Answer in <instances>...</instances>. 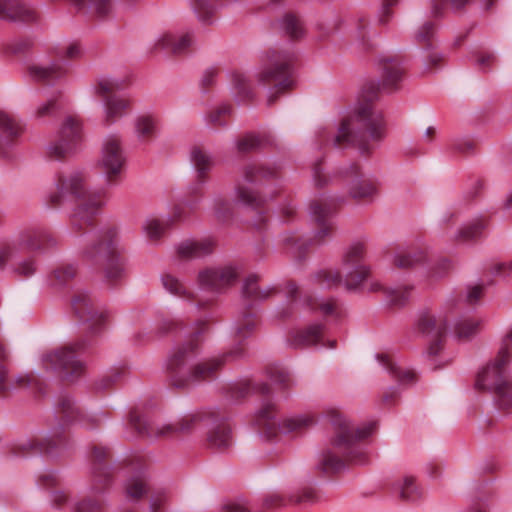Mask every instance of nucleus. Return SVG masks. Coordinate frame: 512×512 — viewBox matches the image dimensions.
I'll return each mask as SVG.
<instances>
[{"label":"nucleus","instance_id":"58836bf2","mask_svg":"<svg viewBox=\"0 0 512 512\" xmlns=\"http://www.w3.org/2000/svg\"><path fill=\"white\" fill-rule=\"evenodd\" d=\"M76 276V268L74 265H66L64 267H60L54 269L52 273L48 276L47 282L50 286L55 288H66L70 287V282Z\"/></svg>","mask_w":512,"mask_h":512},{"label":"nucleus","instance_id":"37998d69","mask_svg":"<svg viewBox=\"0 0 512 512\" xmlns=\"http://www.w3.org/2000/svg\"><path fill=\"white\" fill-rule=\"evenodd\" d=\"M124 375L122 367H115L100 375L94 382V389L97 392H104L116 384Z\"/></svg>","mask_w":512,"mask_h":512},{"label":"nucleus","instance_id":"72a5a7b5","mask_svg":"<svg viewBox=\"0 0 512 512\" xmlns=\"http://www.w3.org/2000/svg\"><path fill=\"white\" fill-rule=\"evenodd\" d=\"M192 44L193 39L190 33H186L178 39L171 34H163L157 38L155 46L165 53L180 56L186 54Z\"/></svg>","mask_w":512,"mask_h":512},{"label":"nucleus","instance_id":"680f3d73","mask_svg":"<svg viewBox=\"0 0 512 512\" xmlns=\"http://www.w3.org/2000/svg\"><path fill=\"white\" fill-rule=\"evenodd\" d=\"M495 59V56L491 53H486L482 55L473 56V65L476 68L481 69L483 72H487L489 70V63Z\"/></svg>","mask_w":512,"mask_h":512},{"label":"nucleus","instance_id":"e433bc0d","mask_svg":"<svg viewBox=\"0 0 512 512\" xmlns=\"http://www.w3.org/2000/svg\"><path fill=\"white\" fill-rule=\"evenodd\" d=\"M266 375L271 384L277 386L278 390L286 391L293 384L289 369L283 365L276 364L267 368Z\"/></svg>","mask_w":512,"mask_h":512},{"label":"nucleus","instance_id":"e2e57ef3","mask_svg":"<svg viewBox=\"0 0 512 512\" xmlns=\"http://www.w3.org/2000/svg\"><path fill=\"white\" fill-rule=\"evenodd\" d=\"M492 276L509 277L512 274V260L508 263H498L491 269Z\"/></svg>","mask_w":512,"mask_h":512},{"label":"nucleus","instance_id":"c9c22d12","mask_svg":"<svg viewBox=\"0 0 512 512\" xmlns=\"http://www.w3.org/2000/svg\"><path fill=\"white\" fill-rule=\"evenodd\" d=\"M411 297V287L387 288L384 290L382 305L389 308L404 307Z\"/></svg>","mask_w":512,"mask_h":512},{"label":"nucleus","instance_id":"4468645a","mask_svg":"<svg viewBox=\"0 0 512 512\" xmlns=\"http://www.w3.org/2000/svg\"><path fill=\"white\" fill-rule=\"evenodd\" d=\"M364 245L354 242L343 256L342 271L320 269L314 274L315 284L322 290L343 285L347 291H356L369 276V267L363 264Z\"/></svg>","mask_w":512,"mask_h":512},{"label":"nucleus","instance_id":"ddd939ff","mask_svg":"<svg viewBox=\"0 0 512 512\" xmlns=\"http://www.w3.org/2000/svg\"><path fill=\"white\" fill-rule=\"evenodd\" d=\"M511 342L512 330L504 336L496 359L480 369L475 381L476 389L494 394L493 400L498 413L512 410V383L506 374Z\"/></svg>","mask_w":512,"mask_h":512},{"label":"nucleus","instance_id":"2f4dec72","mask_svg":"<svg viewBox=\"0 0 512 512\" xmlns=\"http://www.w3.org/2000/svg\"><path fill=\"white\" fill-rule=\"evenodd\" d=\"M230 91L235 102L240 106L243 104H254L255 92L251 81L241 72H231Z\"/></svg>","mask_w":512,"mask_h":512},{"label":"nucleus","instance_id":"6e6552de","mask_svg":"<svg viewBox=\"0 0 512 512\" xmlns=\"http://www.w3.org/2000/svg\"><path fill=\"white\" fill-rule=\"evenodd\" d=\"M123 423L128 438L146 440L151 443L160 436L172 432H186L201 428L207 429V441L213 447L228 448L233 443L229 417L222 414L217 408L199 410L186 418L164 424L161 427L136 410H131Z\"/></svg>","mask_w":512,"mask_h":512},{"label":"nucleus","instance_id":"69168bd1","mask_svg":"<svg viewBox=\"0 0 512 512\" xmlns=\"http://www.w3.org/2000/svg\"><path fill=\"white\" fill-rule=\"evenodd\" d=\"M32 46V41L29 39H22L17 41L13 45V52L15 54L25 53L27 52Z\"/></svg>","mask_w":512,"mask_h":512},{"label":"nucleus","instance_id":"6e6d98bb","mask_svg":"<svg viewBox=\"0 0 512 512\" xmlns=\"http://www.w3.org/2000/svg\"><path fill=\"white\" fill-rule=\"evenodd\" d=\"M58 474H59V471L51 470V471H48V472L44 473L43 475L39 476V478L36 481V484L39 487V489H42V490L50 489V487L54 485Z\"/></svg>","mask_w":512,"mask_h":512},{"label":"nucleus","instance_id":"7ed1b4c3","mask_svg":"<svg viewBox=\"0 0 512 512\" xmlns=\"http://www.w3.org/2000/svg\"><path fill=\"white\" fill-rule=\"evenodd\" d=\"M377 62L381 67L380 78L363 85L357 103L351 107L348 118L340 122L336 133L322 127L315 131L314 149L322 150L332 144L336 150L355 148L359 155L369 156L384 141L386 121L381 111L374 110L373 103L382 89L400 88L406 69L399 56L380 54Z\"/></svg>","mask_w":512,"mask_h":512},{"label":"nucleus","instance_id":"49530a36","mask_svg":"<svg viewBox=\"0 0 512 512\" xmlns=\"http://www.w3.org/2000/svg\"><path fill=\"white\" fill-rule=\"evenodd\" d=\"M231 113V108L228 105H222L215 111L203 115V120L208 128L217 130L218 128L227 127L225 117Z\"/></svg>","mask_w":512,"mask_h":512},{"label":"nucleus","instance_id":"79ce46f5","mask_svg":"<svg viewBox=\"0 0 512 512\" xmlns=\"http://www.w3.org/2000/svg\"><path fill=\"white\" fill-rule=\"evenodd\" d=\"M157 121L151 115H140L135 120V133L139 140L143 141L155 135Z\"/></svg>","mask_w":512,"mask_h":512},{"label":"nucleus","instance_id":"7c9ffc66","mask_svg":"<svg viewBox=\"0 0 512 512\" xmlns=\"http://www.w3.org/2000/svg\"><path fill=\"white\" fill-rule=\"evenodd\" d=\"M496 211L480 212L475 218L465 222L456 231L455 236L463 242H471L483 237L485 230L490 226L492 216Z\"/></svg>","mask_w":512,"mask_h":512},{"label":"nucleus","instance_id":"412c9836","mask_svg":"<svg viewBox=\"0 0 512 512\" xmlns=\"http://www.w3.org/2000/svg\"><path fill=\"white\" fill-rule=\"evenodd\" d=\"M190 162L192 168L197 173V179L189 186L188 189L189 194L195 197L186 199L185 205L191 210H194L201 202L202 190L206 183L205 177L206 174L210 171L213 162L212 157L197 146H194L190 151Z\"/></svg>","mask_w":512,"mask_h":512},{"label":"nucleus","instance_id":"1a4fd4ad","mask_svg":"<svg viewBox=\"0 0 512 512\" xmlns=\"http://www.w3.org/2000/svg\"><path fill=\"white\" fill-rule=\"evenodd\" d=\"M250 395L260 397V404L255 411L254 424L255 432L263 442H276L280 434L287 435L313 423V419L304 414L278 420L275 397L270 386L265 382L258 383L245 379L231 382L225 387V396L233 404Z\"/></svg>","mask_w":512,"mask_h":512},{"label":"nucleus","instance_id":"39448f33","mask_svg":"<svg viewBox=\"0 0 512 512\" xmlns=\"http://www.w3.org/2000/svg\"><path fill=\"white\" fill-rule=\"evenodd\" d=\"M90 474L94 482L90 491L94 494L104 495L113 482H123L126 506L114 512H166L161 498L148 495L146 469L143 466L109 459L105 447L94 446Z\"/></svg>","mask_w":512,"mask_h":512},{"label":"nucleus","instance_id":"4be33fe9","mask_svg":"<svg viewBox=\"0 0 512 512\" xmlns=\"http://www.w3.org/2000/svg\"><path fill=\"white\" fill-rule=\"evenodd\" d=\"M82 140L81 128L72 116L65 117L61 128L59 139L49 143L46 148L49 154L60 160L66 154L74 152Z\"/></svg>","mask_w":512,"mask_h":512},{"label":"nucleus","instance_id":"9d476101","mask_svg":"<svg viewBox=\"0 0 512 512\" xmlns=\"http://www.w3.org/2000/svg\"><path fill=\"white\" fill-rule=\"evenodd\" d=\"M329 422L335 428V435L331 440L334 451H323L315 469L325 474L345 470V462L366 465L369 461L368 446L363 441L374 433L376 423L368 422L355 427L336 412L329 416Z\"/></svg>","mask_w":512,"mask_h":512},{"label":"nucleus","instance_id":"8fccbe9b","mask_svg":"<svg viewBox=\"0 0 512 512\" xmlns=\"http://www.w3.org/2000/svg\"><path fill=\"white\" fill-rule=\"evenodd\" d=\"M447 149L452 153L468 154L473 152L474 143L468 137H454L449 140Z\"/></svg>","mask_w":512,"mask_h":512},{"label":"nucleus","instance_id":"052dcab7","mask_svg":"<svg viewBox=\"0 0 512 512\" xmlns=\"http://www.w3.org/2000/svg\"><path fill=\"white\" fill-rule=\"evenodd\" d=\"M399 0H384L380 10H379V22L385 24L388 22L389 18L392 16L391 9L393 6L397 5Z\"/></svg>","mask_w":512,"mask_h":512},{"label":"nucleus","instance_id":"bf43d9fd","mask_svg":"<svg viewBox=\"0 0 512 512\" xmlns=\"http://www.w3.org/2000/svg\"><path fill=\"white\" fill-rule=\"evenodd\" d=\"M216 72L213 68L205 70L201 78L200 92L202 95L208 94V87L212 86L215 82Z\"/></svg>","mask_w":512,"mask_h":512},{"label":"nucleus","instance_id":"9b49d317","mask_svg":"<svg viewBox=\"0 0 512 512\" xmlns=\"http://www.w3.org/2000/svg\"><path fill=\"white\" fill-rule=\"evenodd\" d=\"M299 53L292 40L265 52V67L258 73V82L267 90V105H273L280 95L296 85L295 75Z\"/></svg>","mask_w":512,"mask_h":512},{"label":"nucleus","instance_id":"5701e85b","mask_svg":"<svg viewBox=\"0 0 512 512\" xmlns=\"http://www.w3.org/2000/svg\"><path fill=\"white\" fill-rule=\"evenodd\" d=\"M289 342L296 349L313 348L322 350L335 349L337 346L336 340L327 338L326 325L322 323L308 325L305 329L295 333Z\"/></svg>","mask_w":512,"mask_h":512},{"label":"nucleus","instance_id":"864d4df0","mask_svg":"<svg viewBox=\"0 0 512 512\" xmlns=\"http://www.w3.org/2000/svg\"><path fill=\"white\" fill-rule=\"evenodd\" d=\"M73 512H102V504L97 499L85 497L74 505Z\"/></svg>","mask_w":512,"mask_h":512},{"label":"nucleus","instance_id":"09e8293b","mask_svg":"<svg viewBox=\"0 0 512 512\" xmlns=\"http://www.w3.org/2000/svg\"><path fill=\"white\" fill-rule=\"evenodd\" d=\"M163 288L171 295L177 297H185L187 294L186 287L182 282L171 274L164 273L160 275Z\"/></svg>","mask_w":512,"mask_h":512},{"label":"nucleus","instance_id":"a211bd4d","mask_svg":"<svg viewBox=\"0 0 512 512\" xmlns=\"http://www.w3.org/2000/svg\"><path fill=\"white\" fill-rule=\"evenodd\" d=\"M338 175L345 181L349 195L353 199L373 198L378 194V179L371 173H364L357 163L340 167Z\"/></svg>","mask_w":512,"mask_h":512},{"label":"nucleus","instance_id":"f704fd0d","mask_svg":"<svg viewBox=\"0 0 512 512\" xmlns=\"http://www.w3.org/2000/svg\"><path fill=\"white\" fill-rule=\"evenodd\" d=\"M212 215L222 226H233L236 223L233 203L222 194L213 198Z\"/></svg>","mask_w":512,"mask_h":512},{"label":"nucleus","instance_id":"f8f14e48","mask_svg":"<svg viewBox=\"0 0 512 512\" xmlns=\"http://www.w3.org/2000/svg\"><path fill=\"white\" fill-rule=\"evenodd\" d=\"M279 183L278 169L247 165L242 180L233 189L232 201L247 210L258 211L264 203L275 198Z\"/></svg>","mask_w":512,"mask_h":512},{"label":"nucleus","instance_id":"393cba45","mask_svg":"<svg viewBox=\"0 0 512 512\" xmlns=\"http://www.w3.org/2000/svg\"><path fill=\"white\" fill-rule=\"evenodd\" d=\"M437 28L431 21L425 22L415 34V41L420 46L425 69L438 67L443 59V53L436 46Z\"/></svg>","mask_w":512,"mask_h":512},{"label":"nucleus","instance_id":"13d9d810","mask_svg":"<svg viewBox=\"0 0 512 512\" xmlns=\"http://www.w3.org/2000/svg\"><path fill=\"white\" fill-rule=\"evenodd\" d=\"M50 505L53 508L61 509L68 501V496L63 490H53L49 493Z\"/></svg>","mask_w":512,"mask_h":512},{"label":"nucleus","instance_id":"0e129e2a","mask_svg":"<svg viewBox=\"0 0 512 512\" xmlns=\"http://www.w3.org/2000/svg\"><path fill=\"white\" fill-rule=\"evenodd\" d=\"M285 504V500L277 494L268 495L263 499V506L265 508H270L272 506H281Z\"/></svg>","mask_w":512,"mask_h":512},{"label":"nucleus","instance_id":"dca6fc26","mask_svg":"<svg viewBox=\"0 0 512 512\" xmlns=\"http://www.w3.org/2000/svg\"><path fill=\"white\" fill-rule=\"evenodd\" d=\"M57 247L56 239L39 225H27L17 229L10 237L1 242L0 270L23 251L46 255Z\"/></svg>","mask_w":512,"mask_h":512},{"label":"nucleus","instance_id":"a878e982","mask_svg":"<svg viewBox=\"0 0 512 512\" xmlns=\"http://www.w3.org/2000/svg\"><path fill=\"white\" fill-rule=\"evenodd\" d=\"M125 163L123 149L115 136L105 139L102 147L101 165L104 169L102 174L106 186L111 185L110 177L119 175Z\"/></svg>","mask_w":512,"mask_h":512},{"label":"nucleus","instance_id":"6ab92c4d","mask_svg":"<svg viewBox=\"0 0 512 512\" xmlns=\"http://www.w3.org/2000/svg\"><path fill=\"white\" fill-rule=\"evenodd\" d=\"M118 86L116 80L108 75L100 76L96 85L92 86L95 95L100 98L107 125L113 124L117 118L123 117L128 108V102L114 92V88Z\"/></svg>","mask_w":512,"mask_h":512},{"label":"nucleus","instance_id":"774afa93","mask_svg":"<svg viewBox=\"0 0 512 512\" xmlns=\"http://www.w3.org/2000/svg\"><path fill=\"white\" fill-rule=\"evenodd\" d=\"M81 50L77 44H70L66 50V55L68 58H75L80 55Z\"/></svg>","mask_w":512,"mask_h":512},{"label":"nucleus","instance_id":"aec40b11","mask_svg":"<svg viewBox=\"0 0 512 512\" xmlns=\"http://www.w3.org/2000/svg\"><path fill=\"white\" fill-rule=\"evenodd\" d=\"M239 278L236 265L208 267L198 272V284L204 291L221 293L227 287L235 284Z\"/></svg>","mask_w":512,"mask_h":512},{"label":"nucleus","instance_id":"5fc2aeb1","mask_svg":"<svg viewBox=\"0 0 512 512\" xmlns=\"http://www.w3.org/2000/svg\"><path fill=\"white\" fill-rule=\"evenodd\" d=\"M490 495L486 492H481L472 498L470 507L466 512H489Z\"/></svg>","mask_w":512,"mask_h":512},{"label":"nucleus","instance_id":"f257e3e1","mask_svg":"<svg viewBox=\"0 0 512 512\" xmlns=\"http://www.w3.org/2000/svg\"><path fill=\"white\" fill-rule=\"evenodd\" d=\"M257 274H249L242 283V304L246 311L233 321L231 334L237 346L227 352L212 357L202 362H196L200 354V346L204 342L205 335L209 331L207 319H199L189 324L176 323L169 325V330L176 339L183 338V343L174 345L165 360L164 367L169 374V385L175 389H185L190 384H196L202 379L213 377L215 372L230 358L245 356L244 349L240 346L243 341L249 339L256 328L255 317L258 308L272 293H283L288 301L297 299L299 286L295 281H286L280 284H271L261 289L258 286Z\"/></svg>","mask_w":512,"mask_h":512},{"label":"nucleus","instance_id":"3c124183","mask_svg":"<svg viewBox=\"0 0 512 512\" xmlns=\"http://www.w3.org/2000/svg\"><path fill=\"white\" fill-rule=\"evenodd\" d=\"M320 313L325 318H330L335 326H338L343 319V312L331 301H325L319 304Z\"/></svg>","mask_w":512,"mask_h":512},{"label":"nucleus","instance_id":"c03bdc74","mask_svg":"<svg viewBox=\"0 0 512 512\" xmlns=\"http://www.w3.org/2000/svg\"><path fill=\"white\" fill-rule=\"evenodd\" d=\"M63 113V103L56 99H49L42 103L36 110V117L40 120L52 121L59 118Z\"/></svg>","mask_w":512,"mask_h":512},{"label":"nucleus","instance_id":"f03ea898","mask_svg":"<svg viewBox=\"0 0 512 512\" xmlns=\"http://www.w3.org/2000/svg\"><path fill=\"white\" fill-rule=\"evenodd\" d=\"M48 200L52 207L67 211L73 231L85 230L79 236V246L89 267L103 271L107 280L121 279L125 268L117 248V228L93 226V219L104 204L102 191L87 188L83 172L77 170L56 179Z\"/></svg>","mask_w":512,"mask_h":512},{"label":"nucleus","instance_id":"4c0bfd02","mask_svg":"<svg viewBox=\"0 0 512 512\" xmlns=\"http://www.w3.org/2000/svg\"><path fill=\"white\" fill-rule=\"evenodd\" d=\"M394 493H397L403 500L409 502H416L422 497V490L416 485L415 479L412 476L404 477L401 483H398L393 488Z\"/></svg>","mask_w":512,"mask_h":512},{"label":"nucleus","instance_id":"a18cd8bd","mask_svg":"<svg viewBox=\"0 0 512 512\" xmlns=\"http://www.w3.org/2000/svg\"><path fill=\"white\" fill-rule=\"evenodd\" d=\"M322 499L321 494L315 486H307L293 492L290 495V502L300 505H311L318 503Z\"/></svg>","mask_w":512,"mask_h":512},{"label":"nucleus","instance_id":"4d7b16f0","mask_svg":"<svg viewBox=\"0 0 512 512\" xmlns=\"http://www.w3.org/2000/svg\"><path fill=\"white\" fill-rule=\"evenodd\" d=\"M221 512H260L254 509L250 502L229 503L222 506Z\"/></svg>","mask_w":512,"mask_h":512},{"label":"nucleus","instance_id":"a19ab883","mask_svg":"<svg viewBox=\"0 0 512 512\" xmlns=\"http://www.w3.org/2000/svg\"><path fill=\"white\" fill-rule=\"evenodd\" d=\"M279 29L291 39H298L303 35V28L298 18L292 13H285L278 19Z\"/></svg>","mask_w":512,"mask_h":512},{"label":"nucleus","instance_id":"338daca9","mask_svg":"<svg viewBox=\"0 0 512 512\" xmlns=\"http://www.w3.org/2000/svg\"><path fill=\"white\" fill-rule=\"evenodd\" d=\"M265 212L264 211H258L256 216L253 218V225L255 226V228L261 233L263 234V231L266 227V217L264 216Z\"/></svg>","mask_w":512,"mask_h":512},{"label":"nucleus","instance_id":"20e7f679","mask_svg":"<svg viewBox=\"0 0 512 512\" xmlns=\"http://www.w3.org/2000/svg\"><path fill=\"white\" fill-rule=\"evenodd\" d=\"M53 415L58 424L49 429L41 440L26 437L16 440L11 446V457L25 459L63 457L72 448V442L65 433V425L79 424L92 430L109 419L102 412H85L75 398L66 391H60L53 397Z\"/></svg>","mask_w":512,"mask_h":512},{"label":"nucleus","instance_id":"c85d7f7f","mask_svg":"<svg viewBox=\"0 0 512 512\" xmlns=\"http://www.w3.org/2000/svg\"><path fill=\"white\" fill-rule=\"evenodd\" d=\"M22 133L21 126L7 113L0 111V157L11 160L16 141Z\"/></svg>","mask_w":512,"mask_h":512},{"label":"nucleus","instance_id":"0eeeda50","mask_svg":"<svg viewBox=\"0 0 512 512\" xmlns=\"http://www.w3.org/2000/svg\"><path fill=\"white\" fill-rule=\"evenodd\" d=\"M484 282L480 280L477 285L468 286L464 299L451 297L446 305L447 311L440 323L436 322L428 309L419 310L414 324L417 335L429 339L428 348L423 353L431 358L437 356L442 349V342L449 332L457 338H469L478 326L479 321L474 320L470 314L475 311V304L481 297Z\"/></svg>","mask_w":512,"mask_h":512},{"label":"nucleus","instance_id":"b1692460","mask_svg":"<svg viewBox=\"0 0 512 512\" xmlns=\"http://www.w3.org/2000/svg\"><path fill=\"white\" fill-rule=\"evenodd\" d=\"M0 20L29 28L40 26V17L35 8L21 0H0Z\"/></svg>","mask_w":512,"mask_h":512},{"label":"nucleus","instance_id":"2eb2a0df","mask_svg":"<svg viewBox=\"0 0 512 512\" xmlns=\"http://www.w3.org/2000/svg\"><path fill=\"white\" fill-rule=\"evenodd\" d=\"M308 213L311 221L315 222L318 228L305 234H299L297 230L285 231L279 233L277 237L278 244L283 245L286 251L298 261L305 259L306 252L314 240L323 239L329 235L335 218L330 206L316 201L311 202Z\"/></svg>","mask_w":512,"mask_h":512},{"label":"nucleus","instance_id":"603ef678","mask_svg":"<svg viewBox=\"0 0 512 512\" xmlns=\"http://www.w3.org/2000/svg\"><path fill=\"white\" fill-rule=\"evenodd\" d=\"M323 162V158L316 159L312 166V179L319 188L324 187L332 181L331 175L325 173Z\"/></svg>","mask_w":512,"mask_h":512},{"label":"nucleus","instance_id":"473e14b6","mask_svg":"<svg viewBox=\"0 0 512 512\" xmlns=\"http://www.w3.org/2000/svg\"><path fill=\"white\" fill-rule=\"evenodd\" d=\"M277 139L270 131L258 134L247 132L243 138L234 141L235 147L240 153H247L258 148L276 146Z\"/></svg>","mask_w":512,"mask_h":512},{"label":"nucleus","instance_id":"cd10ccee","mask_svg":"<svg viewBox=\"0 0 512 512\" xmlns=\"http://www.w3.org/2000/svg\"><path fill=\"white\" fill-rule=\"evenodd\" d=\"M70 62L65 59L50 61L49 65H31L28 67L29 77L35 82H43L49 87L56 85L57 81L63 78L70 66Z\"/></svg>","mask_w":512,"mask_h":512},{"label":"nucleus","instance_id":"ea45409f","mask_svg":"<svg viewBox=\"0 0 512 512\" xmlns=\"http://www.w3.org/2000/svg\"><path fill=\"white\" fill-rule=\"evenodd\" d=\"M169 220V216L166 220L155 216L148 217L142 226L144 236L150 241L158 242L164 234V224L168 223Z\"/></svg>","mask_w":512,"mask_h":512},{"label":"nucleus","instance_id":"de8ad7c7","mask_svg":"<svg viewBox=\"0 0 512 512\" xmlns=\"http://www.w3.org/2000/svg\"><path fill=\"white\" fill-rule=\"evenodd\" d=\"M10 269L17 276L30 278L37 272V262L33 256H30L12 264Z\"/></svg>","mask_w":512,"mask_h":512},{"label":"nucleus","instance_id":"c756f323","mask_svg":"<svg viewBox=\"0 0 512 512\" xmlns=\"http://www.w3.org/2000/svg\"><path fill=\"white\" fill-rule=\"evenodd\" d=\"M215 245L212 237L201 240L186 239L175 245V251L180 258L203 259L213 254Z\"/></svg>","mask_w":512,"mask_h":512},{"label":"nucleus","instance_id":"423d86ee","mask_svg":"<svg viewBox=\"0 0 512 512\" xmlns=\"http://www.w3.org/2000/svg\"><path fill=\"white\" fill-rule=\"evenodd\" d=\"M71 309L78 319V325L89 324L87 334L77 342L41 356L42 371L37 372V375L47 380H67L79 373L83 367L80 357L107 329L108 315L94 307L88 290H82L71 298Z\"/></svg>","mask_w":512,"mask_h":512},{"label":"nucleus","instance_id":"f3484780","mask_svg":"<svg viewBox=\"0 0 512 512\" xmlns=\"http://www.w3.org/2000/svg\"><path fill=\"white\" fill-rule=\"evenodd\" d=\"M393 264L400 269H412L420 276L436 278L443 277L453 266L450 259L412 245H399L393 254Z\"/></svg>","mask_w":512,"mask_h":512},{"label":"nucleus","instance_id":"bb28decb","mask_svg":"<svg viewBox=\"0 0 512 512\" xmlns=\"http://www.w3.org/2000/svg\"><path fill=\"white\" fill-rule=\"evenodd\" d=\"M375 359L382 367L383 371L388 373L391 378L395 379L398 383L397 386H390L389 393L383 395V401L387 402L399 394V386L411 384L415 381L416 375L414 372L405 370L403 371L397 363L390 357L382 353H375Z\"/></svg>","mask_w":512,"mask_h":512}]
</instances>
